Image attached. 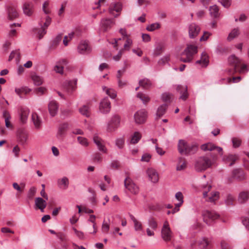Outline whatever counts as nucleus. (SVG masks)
Segmentation results:
<instances>
[{"mask_svg":"<svg viewBox=\"0 0 249 249\" xmlns=\"http://www.w3.org/2000/svg\"><path fill=\"white\" fill-rule=\"evenodd\" d=\"M216 155L214 153L198 157L195 162L194 168L196 171L202 172L211 168L215 163Z\"/></svg>","mask_w":249,"mask_h":249,"instance_id":"obj_1","label":"nucleus"},{"mask_svg":"<svg viewBox=\"0 0 249 249\" xmlns=\"http://www.w3.org/2000/svg\"><path fill=\"white\" fill-rule=\"evenodd\" d=\"M197 53V47L195 45H187V47L181 53L180 60L184 63L190 62L194 55Z\"/></svg>","mask_w":249,"mask_h":249,"instance_id":"obj_2","label":"nucleus"},{"mask_svg":"<svg viewBox=\"0 0 249 249\" xmlns=\"http://www.w3.org/2000/svg\"><path fill=\"white\" fill-rule=\"evenodd\" d=\"M202 188L204 189L203 192V196L204 198L208 197L206 200L208 202H213L217 201L219 198V193L217 191L212 192L210 195H208V192L212 188V185L207 183L201 185Z\"/></svg>","mask_w":249,"mask_h":249,"instance_id":"obj_3","label":"nucleus"},{"mask_svg":"<svg viewBox=\"0 0 249 249\" xmlns=\"http://www.w3.org/2000/svg\"><path fill=\"white\" fill-rule=\"evenodd\" d=\"M51 22V18L48 16H45L44 18H42L39 22L40 28L36 29L37 33L39 39L46 34V29L50 25Z\"/></svg>","mask_w":249,"mask_h":249,"instance_id":"obj_4","label":"nucleus"},{"mask_svg":"<svg viewBox=\"0 0 249 249\" xmlns=\"http://www.w3.org/2000/svg\"><path fill=\"white\" fill-rule=\"evenodd\" d=\"M120 124V117L117 115L113 116L107 124V131L108 132H112L115 131L119 126Z\"/></svg>","mask_w":249,"mask_h":249,"instance_id":"obj_5","label":"nucleus"},{"mask_svg":"<svg viewBox=\"0 0 249 249\" xmlns=\"http://www.w3.org/2000/svg\"><path fill=\"white\" fill-rule=\"evenodd\" d=\"M204 221L208 224L211 225V223L219 217V214L213 211H205L203 213Z\"/></svg>","mask_w":249,"mask_h":249,"instance_id":"obj_6","label":"nucleus"},{"mask_svg":"<svg viewBox=\"0 0 249 249\" xmlns=\"http://www.w3.org/2000/svg\"><path fill=\"white\" fill-rule=\"evenodd\" d=\"M125 187L132 194L136 195L139 192V187L129 178L127 177L124 181Z\"/></svg>","mask_w":249,"mask_h":249,"instance_id":"obj_7","label":"nucleus"},{"mask_svg":"<svg viewBox=\"0 0 249 249\" xmlns=\"http://www.w3.org/2000/svg\"><path fill=\"white\" fill-rule=\"evenodd\" d=\"M147 224L149 228L146 229V234L148 236H153L155 235L154 231L158 228V223L155 218L150 217L147 220Z\"/></svg>","mask_w":249,"mask_h":249,"instance_id":"obj_8","label":"nucleus"},{"mask_svg":"<svg viewBox=\"0 0 249 249\" xmlns=\"http://www.w3.org/2000/svg\"><path fill=\"white\" fill-rule=\"evenodd\" d=\"M147 116V112L145 109H142L137 111L134 115V118L135 122L138 124L144 123Z\"/></svg>","mask_w":249,"mask_h":249,"instance_id":"obj_9","label":"nucleus"},{"mask_svg":"<svg viewBox=\"0 0 249 249\" xmlns=\"http://www.w3.org/2000/svg\"><path fill=\"white\" fill-rule=\"evenodd\" d=\"M172 232L169 227L168 222L166 221L164 222L161 229V236L162 239L166 242L169 241L171 239Z\"/></svg>","mask_w":249,"mask_h":249,"instance_id":"obj_10","label":"nucleus"},{"mask_svg":"<svg viewBox=\"0 0 249 249\" xmlns=\"http://www.w3.org/2000/svg\"><path fill=\"white\" fill-rule=\"evenodd\" d=\"M201 149L204 151L216 150L220 155H223V150L220 147L216 146L211 142H208L201 145Z\"/></svg>","mask_w":249,"mask_h":249,"instance_id":"obj_11","label":"nucleus"},{"mask_svg":"<svg viewBox=\"0 0 249 249\" xmlns=\"http://www.w3.org/2000/svg\"><path fill=\"white\" fill-rule=\"evenodd\" d=\"M77 50L80 54H87L91 52V49L87 41H81L78 46Z\"/></svg>","mask_w":249,"mask_h":249,"instance_id":"obj_12","label":"nucleus"},{"mask_svg":"<svg viewBox=\"0 0 249 249\" xmlns=\"http://www.w3.org/2000/svg\"><path fill=\"white\" fill-rule=\"evenodd\" d=\"M229 64L233 67V69L230 71V73L232 74L235 72V71L240 66V60L235 56V55H231L228 58Z\"/></svg>","mask_w":249,"mask_h":249,"instance_id":"obj_13","label":"nucleus"},{"mask_svg":"<svg viewBox=\"0 0 249 249\" xmlns=\"http://www.w3.org/2000/svg\"><path fill=\"white\" fill-rule=\"evenodd\" d=\"M115 24L113 19L103 18L100 21V27L104 32L110 30L112 26Z\"/></svg>","mask_w":249,"mask_h":249,"instance_id":"obj_14","label":"nucleus"},{"mask_svg":"<svg viewBox=\"0 0 249 249\" xmlns=\"http://www.w3.org/2000/svg\"><path fill=\"white\" fill-rule=\"evenodd\" d=\"M245 178V175L243 171L241 169H237L232 171V177L228 178V182L230 183L231 182L233 178L240 181L244 179Z\"/></svg>","mask_w":249,"mask_h":249,"instance_id":"obj_15","label":"nucleus"},{"mask_svg":"<svg viewBox=\"0 0 249 249\" xmlns=\"http://www.w3.org/2000/svg\"><path fill=\"white\" fill-rule=\"evenodd\" d=\"M93 141L97 145L98 149L100 151L106 153L107 149L105 147L103 140L96 135H94L93 137Z\"/></svg>","mask_w":249,"mask_h":249,"instance_id":"obj_16","label":"nucleus"},{"mask_svg":"<svg viewBox=\"0 0 249 249\" xmlns=\"http://www.w3.org/2000/svg\"><path fill=\"white\" fill-rule=\"evenodd\" d=\"M110 103L108 98H105L100 102L99 109L102 113H108L110 111Z\"/></svg>","mask_w":249,"mask_h":249,"instance_id":"obj_17","label":"nucleus"},{"mask_svg":"<svg viewBox=\"0 0 249 249\" xmlns=\"http://www.w3.org/2000/svg\"><path fill=\"white\" fill-rule=\"evenodd\" d=\"M7 12L8 18L10 20L16 18L18 16L17 7L13 5H10L7 7Z\"/></svg>","mask_w":249,"mask_h":249,"instance_id":"obj_18","label":"nucleus"},{"mask_svg":"<svg viewBox=\"0 0 249 249\" xmlns=\"http://www.w3.org/2000/svg\"><path fill=\"white\" fill-rule=\"evenodd\" d=\"M28 137L26 131L24 129H19L18 131V140L22 145L26 143Z\"/></svg>","mask_w":249,"mask_h":249,"instance_id":"obj_19","label":"nucleus"},{"mask_svg":"<svg viewBox=\"0 0 249 249\" xmlns=\"http://www.w3.org/2000/svg\"><path fill=\"white\" fill-rule=\"evenodd\" d=\"M200 30V27L195 23H192L189 27V36L191 38L196 37Z\"/></svg>","mask_w":249,"mask_h":249,"instance_id":"obj_20","label":"nucleus"},{"mask_svg":"<svg viewBox=\"0 0 249 249\" xmlns=\"http://www.w3.org/2000/svg\"><path fill=\"white\" fill-rule=\"evenodd\" d=\"M77 80L70 81L65 83L64 89L68 93H71L76 88Z\"/></svg>","mask_w":249,"mask_h":249,"instance_id":"obj_21","label":"nucleus"},{"mask_svg":"<svg viewBox=\"0 0 249 249\" xmlns=\"http://www.w3.org/2000/svg\"><path fill=\"white\" fill-rule=\"evenodd\" d=\"M32 121L36 129H40L42 126V122L40 117L36 112H33L32 114Z\"/></svg>","mask_w":249,"mask_h":249,"instance_id":"obj_22","label":"nucleus"},{"mask_svg":"<svg viewBox=\"0 0 249 249\" xmlns=\"http://www.w3.org/2000/svg\"><path fill=\"white\" fill-rule=\"evenodd\" d=\"M147 174L149 179L153 183H156L159 180V175L157 172L154 169L149 168L147 170Z\"/></svg>","mask_w":249,"mask_h":249,"instance_id":"obj_23","label":"nucleus"},{"mask_svg":"<svg viewBox=\"0 0 249 249\" xmlns=\"http://www.w3.org/2000/svg\"><path fill=\"white\" fill-rule=\"evenodd\" d=\"M239 159L238 156L236 155L229 154L224 156L223 160L226 163H229V166L233 165L235 162Z\"/></svg>","mask_w":249,"mask_h":249,"instance_id":"obj_24","label":"nucleus"},{"mask_svg":"<svg viewBox=\"0 0 249 249\" xmlns=\"http://www.w3.org/2000/svg\"><path fill=\"white\" fill-rule=\"evenodd\" d=\"M48 109L49 113L52 117L55 116L58 109V105L56 101H51L48 105Z\"/></svg>","mask_w":249,"mask_h":249,"instance_id":"obj_25","label":"nucleus"},{"mask_svg":"<svg viewBox=\"0 0 249 249\" xmlns=\"http://www.w3.org/2000/svg\"><path fill=\"white\" fill-rule=\"evenodd\" d=\"M177 90L180 94L179 98L183 100H186L188 96L187 87L186 86L178 85L177 88Z\"/></svg>","mask_w":249,"mask_h":249,"instance_id":"obj_26","label":"nucleus"},{"mask_svg":"<svg viewBox=\"0 0 249 249\" xmlns=\"http://www.w3.org/2000/svg\"><path fill=\"white\" fill-rule=\"evenodd\" d=\"M35 203L36 208L39 209L42 212H44V210L47 205V203L45 200L41 197H36L35 199Z\"/></svg>","mask_w":249,"mask_h":249,"instance_id":"obj_27","label":"nucleus"},{"mask_svg":"<svg viewBox=\"0 0 249 249\" xmlns=\"http://www.w3.org/2000/svg\"><path fill=\"white\" fill-rule=\"evenodd\" d=\"M209 56L206 53L203 52L200 60L196 62V64H200L202 67H206L209 64Z\"/></svg>","mask_w":249,"mask_h":249,"instance_id":"obj_28","label":"nucleus"},{"mask_svg":"<svg viewBox=\"0 0 249 249\" xmlns=\"http://www.w3.org/2000/svg\"><path fill=\"white\" fill-rule=\"evenodd\" d=\"M168 106L166 104H163L160 105L157 108L156 119L158 120L161 118L166 113Z\"/></svg>","mask_w":249,"mask_h":249,"instance_id":"obj_29","label":"nucleus"},{"mask_svg":"<svg viewBox=\"0 0 249 249\" xmlns=\"http://www.w3.org/2000/svg\"><path fill=\"white\" fill-rule=\"evenodd\" d=\"M69 127V124L67 123L61 124L58 127L57 133V137L59 139L61 138L64 135Z\"/></svg>","mask_w":249,"mask_h":249,"instance_id":"obj_30","label":"nucleus"},{"mask_svg":"<svg viewBox=\"0 0 249 249\" xmlns=\"http://www.w3.org/2000/svg\"><path fill=\"white\" fill-rule=\"evenodd\" d=\"M33 4L32 2H25L23 6L24 13L30 16L33 13Z\"/></svg>","mask_w":249,"mask_h":249,"instance_id":"obj_31","label":"nucleus"},{"mask_svg":"<svg viewBox=\"0 0 249 249\" xmlns=\"http://www.w3.org/2000/svg\"><path fill=\"white\" fill-rule=\"evenodd\" d=\"M210 15L211 17L214 18H217L220 16L219 10L218 6L216 5L211 6L209 7Z\"/></svg>","mask_w":249,"mask_h":249,"instance_id":"obj_32","label":"nucleus"},{"mask_svg":"<svg viewBox=\"0 0 249 249\" xmlns=\"http://www.w3.org/2000/svg\"><path fill=\"white\" fill-rule=\"evenodd\" d=\"M129 216L134 223L135 231H141L142 230V225L141 222L138 221L132 214H129Z\"/></svg>","mask_w":249,"mask_h":249,"instance_id":"obj_33","label":"nucleus"},{"mask_svg":"<svg viewBox=\"0 0 249 249\" xmlns=\"http://www.w3.org/2000/svg\"><path fill=\"white\" fill-rule=\"evenodd\" d=\"M122 4L119 3H113L111 4L109 8V12L110 14L114 15V12H120L122 10Z\"/></svg>","mask_w":249,"mask_h":249,"instance_id":"obj_34","label":"nucleus"},{"mask_svg":"<svg viewBox=\"0 0 249 249\" xmlns=\"http://www.w3.org/2000/svg\"><path fill=\"white\" fill-rule=\"evenodd\" d=\"M29 114V110L27 108H22L20 109V119L22 123L26 122Z\"/></svg>","mask_w":249,"mask_h":249,"instance_id":"obj_35","label":"nucleus"},{"mask_svg":"<svg viewBox=\"0 0 249 249\" xmlns=\"http://www.w3.org/2000/svg\"><path fill=\"white\" fill-rule=\"evenodd\" d=\"M2 117L4 118L6 127L9 128H12V125L10 121L11 116L7 110H4L2 113Z\"/></svg>","mask_w":249,"mask_h":249,"instance_id":"obj_36","label":"nucleus"},{"mask_svg":"<svg viewBox=\"0 0 249 249\" xmlns=\"http://www.w3.org/2000/svg\"><path fill=\"white\" fill-rule=\"evenodd\" d=\"M58 185L60 187L64 189H67L69 186V181L68 178L64 177L61 179H59L57 181Z\"/></svg>","mask_w":249,"mask_h":249,"instance_id":"obj_37","label":"nucleus"},{"mask_svg":"<svg viewBox=\"0 0 249 249\" xmlns=\"http://www.w3.org/2000/svg\"><path fill=\"white\" fill-rule=\"evenodd\" d=\"M249 198V192H242L240 193L238 196V201L240 203H244Z\"/></svg>","mask_w":249,"mask_h":249,"instance_id":"obj_38","label":"nucleus"},{"mask_svg":"<svg viewBox=\"0 0 249 249\" xmlns=\"http://www.w3.org/2000/svg\"><path fill=\"white\" fill-rule=\"evenodd\" d=\"M137 97L139 98L144 105H146L150 101V98L142 92H138L137 94Z\"/></svg>","mask_w":249,"mask_h":249,"instance_id":"obj_39","label":"nucleus"},{"mask_svg":"<svg viewBox=\"0 0 249 249\" xmlns=\"http://www.w3.org/2000/svg\"><path fill=\"white\" fill-rule=\"evenodd\" d=\"M139 85L143 89H148L152 86V82L147 78H144L140 80Z\"/></svg>","mask_w":249,"mask_h":249,"instance_id":"obj_40","label":"nucleus"},{"mask_svg":"<svg viewBox=\"0 0 249 249\" xmlns=\"http://www.w3.org/2000/svg\"><path fill=\"white\" fill-rule=\"evenodd\" d=\"M80 113L86 116L89 117L90 115V108L88 105H84L79 109Z\"/></svg>","mask_w":249,"mask_h":249,"instance_id":"obj_41","label":"nucleus"},{"mask_svg":"<svg viewBox=\"0 0 249 249\" xmlns=\"http://www.w3.org/2000/svg\"><path fill=\"white\" fill-rule=\"evenodd\" d=\"M31 78L36 86H40L43 83V78L37 74L32 75Z\"/></svg>","mask_w":249,"mask_h":249,"instance_id":"obj_42","label":"nucleus"},{"mask_svg":"<svg viewBox=\"0 0 249 249\" xmlns=\"http://www.w3.org/2000/svg\"><path fill=\"white\" fill-rule=\"evenodd\" d=\"M186 167V162L184 159L182 158L178 159V162L177 166L176 169L177 171H181L185 169Z\"/></svg>","mask_w":249,"mask_h":249,"instance_id":"obj_43","label":"nucleus"},{"mask_svg":"<svg viewBox=\"0 0 249 249\" xmlns=\"http://www.w3.org/2000/svg\"><path fill=\"white\" fill-rule=\"evenodd\" d=\"M103 90L106 92V94H107L112 99H114L116 96V92L112 89H107L106 87L103 86L102 87Z\"/></svg>","mask_w":249,"mask_h":249,"instance_id":"obj_44","label":"nucleus"},{"mask_svg":"<svg viewBox=\"0 0 249 249\" xmlns=\"http://www.w3.org/2000/svg\"><path fill=\"white\" fill-rule=\"evenodd\" d=\"M115 145L119 148V149H123L124 146L125 144V139L124 137H120L117 138L115 140Z\"/></svg>","mask_w":249,"mask_h":249,"instance_id":"obj_45","label":"nucleus"},{"mask_svg":"<svg viewBox=\"0 0 249 249\" xmlns=\"http://www.w3.org/2000/svg\"><path fill=\"white\" fill-rule=\"evenodd\" d=\"M187 142L183 140H180L178 143V150L181 154H183L184 152V148H185Z\"/></svg>","mask_w":249,"mask_h":249,"instance_id":"obj_46","label":"nucleus"},{"mask_svg":"<svg viewBox=\"0 0 249 249\" xmlns=\"http://www.w3.org/2000/svg\"><path fill=\"white\" fill-rule=\"evenodd\" d=\"M239 34V30L238 28H235L233 29L231 32L229 34L227 39L229 41H231L236 36H237Z\"/></svg>","mask_w":249,"mask_h":249,"instance_id":"obj_47","label":"nucleus"},{"mask_svg":"<svg viewBox=\"0 0 249 249\" xmlns=\"http://www.w3.org/2000/svg\"><path fill=\"white\" fill-rule=\"evenodd\" d=\"M160 27V24L158 22H156L148 25L146 29L148 31L153 32L156 29H159Z\"/></svg>","mask_w":249,"mask_h":249,"instance_id":"obj_48","label":"nucleus"},{"mask_svg":"<svg viewBox=\"0 0 249 249\" xmlns=\"http://www.w3.org/2000/svg\"><path fill=\"white\" fill-rule=\"evenodd\" d=\"M176 198L179 201L177 203L178 206H181L183 203V196L181 192H178L175 195Z\"/></svg>","mask_w":249,"mask_h":249,"instance_id":"obj_49","label":"nucleus"},{"mask_svg":"<svg viewBox=\"0 0 249 249\" xmlns=\"http://www.w3.org/2000/svg\"><path fill=\"white\" fill-rule=\"evenodd\" d=\"M141 134L138 132H135L133 135L131 142L133 144L137 143L141 138Z\"/></svg>","mask_w":249,"mask_h":249,"instance_id":"obj_50","label":"nucleus"},{"mask_svg":"<svg viewBox=\"0 0 249 249\" xmlns=\"http://www.w3.org/2000/svg\"><path fill=\"white\" fill-rule=\"evenodd\" d=\"M197 147L196 145H189L188 149L186 151V155L193 154L197 151Z\"/></svg>","mask_w":249,"mask_h":249,"instance_id":"obj_51","label":"nucleus"},{"mask_svg":"<svg viewBox=\"0 0 249 249\" xmlns=\"http://www.w3.org/2000/svg\"><path fill=\"white\" fill-rule=\"evenodd\" d=\"M132 44V40L128 37H127V38H126L125 43L124 45V51H129L130 49Z\"/></svg>","mask_w":249,"mask_h":249,"instance_id":"obj_52","label":"nucleus"},{"mask_svg":"<svg viewBox=\"0 0 249 249\" xmlns=\"http://www.w3.org/2000/svg\"><path fill=\"white\" fill-rule=\"evenodd\" d=\"M235 200V198L231 195H228L225 202L227 205H232Z\"/></svg>","mask_w":249,"mask_h":249,"instance_id":"obj_53","label":"nucleus"},{"mask_svg":"<svg viewBox=\"0 0 249 249\" xmlns=\"http://www.w3.org/2000/svg\"><path fill=\"white\" fill-rule=\"evenodd\" d=\"M172 95L169 93L165 92L162 94L161 98L164 102H170Z\"/></svg>","mask_w":249,"mask_h":249,"instance_id":"obj_54","label":"nucleus"},{"mask_svg":"<svg viewBox=\"0 0 249 249\" xmlns=\"http://www.w3.org/2000/svg\"><path fill=\"white\" fill-rule=\"evenodd\" d=\"M247 71V67L246 64H242L240 62V66L238 67L235 72H245Z\"/></svg>","mask_w":249,"mask_h":249,"instance_id":"obj_55","label":"nucleus"},{"mask_svg":"<svg viewBox=\"0 0 249 249\" xmlns=\"http://www.w3.org/2000/svg\"><path fill=\"white\" fill-rule=\"evenodd\" d=\"M36 191V189L35 187H31L28 192V197L30 199L32 198L35 195Z\"/></svg>","mask_w":249,"mask_h":249,"instance_id":"obj_56","label":"nucleus"},{"mask_svg":"<svg viewBox=\"0 0 249 249\" xmlns=\"http://www.w3.org/2000/svg\"><path fill=\"white\" fill-rule=\"evenodd\" d=\"M233 146L235 148L239 147L241 142V141L236 138H233L232 139Z\"/></svg>","mask_w":249,"mask_h":249,"instance_id":"obj_57","label":"nucleus"},{"mask_svg":"<svg viewBox=\"0 0 249 249\" xmlns=\"http://www.w3.org/2000/svg\"><path fill=\"white\" fill-rule=\"evenodd\" d=\"M15 54H18V59L20 58V53L19 52V50H15L14 51H12L11 53L10 54L9 57V61L11 60L13 58L16 57Z\"/></svg>","mask_w":249,"mask_h":249,"instance_id":"obj_58","label":"nucleus"},{"mask_svg":"<svg viewBox=\"0 0 249 249\" xmlns=\"http://www.w3.org/2000/svg\"><path fill=\"white\" fill-rule=\"evenodd\" d=\"M77 140L82 145L86 146L88 145V142L86 138L82 137H78Z\"/></svg>","mask_w":249,"mask_h":249,"instance_id":"obj_59","label":"nucleus"},{"mask_svg":"<svg viewBox=\"0 0 249 249\" xmlns=\"http://www.w3.org/2000/svg\"><path fill=\"white\" fill-rule=\"evenodd\" d=\"M219 1L225 8H228L231 5V0H219Z\"/></svg>","mask_w":249,"mask_h":249,"instance_id":"obj_60","label":"nucleus"},{"mask_svg":"<svg viewBox=\"0 0 249 249\" xmlns=\"http://www.w3.org/2000/svg\"><path fill=\"white\" fill-rule=\"evenodd\" d=\"M170 58L169 55H166L161 58L158 62V63L160 65H164L166 63L168 62L169 61Z\"/></svg>","mask_w":249,"mask_h":249,"instance_id":"obj_61","label":"nucleus"},{"mask_svg":"<svg viewBox=\"0 0 249 249\" xmlns=\"http://www.w3.org/2000/svg\"><path fill=\"white\" fill-rule=\"evenodd\" d=\"M151 158V155L148 153L144 154L141 159V160L142 161L148 162Z\"/></svg>","mask_w":249,"mask_h":249,"instance_id":"obj_62","label":"nucleus"},{"mask_svg":"<svg viewBox=\"0 0 249 249\" xmlns=\"http://www.w3.org/2000/svg\"><path fill=\"white\" fill-rule=\"evenodd\" d=\"M163 47L161 45L158 46L154 50V53L156 55H160L161 53L163 51Z\"/></svg>","mask_w":249,"mask_h":249,"instance_id":"obj_63","label":"nucleus"},{"mask_svg":"<svg viewBox=\"0 0 249 249\" xmlns=\"http://www.w3.org/2000/svg\"><path fill=\"white\" fill-rule=\"evenodd\" d=\"M46 90V89L43 87H40L36 89V94L39 95L43 94Z\"/></svg>","mask_w":249,"mask_h":249,"instance_id":"obj_64","label":"nucleus"}]
</instances>
